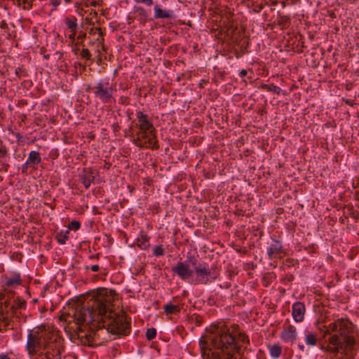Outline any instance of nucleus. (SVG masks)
I'll use <instances>...</instances> for the list:
<instances>
[{"instance_id": "1", "label": "nucleus", "mask_w": 359, "mask_h": 359, "mask_svg": "<svg viewBox=\"0 0 359 359\" xmlns=\"http://www.w3.org/2000/svg\"><path fill=\"white\" fill-rule=\"evenodd\" d=\"M114 290L106 288L99 290L86 304L70 309L62 313L59 320L71 340L85 338L88 342L91 340L90 334L86 330L106 327L113 334L128 335L130 332V321L126 315H118L114 311Z\"/></svg>"}, {"instance_id": "2", "label": "nucleus", "mask_w": 359, "mask_h": 359, "mask_svg": "<svg viewBox=\"0 0 359 359\" xmlns=\"http://www.w3.org/2000/svg\"><path fill=\"white\" fill-rule=\"evenodd\" d=\"M249 344L248 336L243 332L236 333L229 330L219 332L210 339V343L202 337L199 340L203 359H233L236 353H240L241 347Z\"/></svg>"}, {"instance_id": "3", "label": "nucleus", "mask_w": 359, "mask_h": 359, "mask_svg": "<svg viewBox=\"0 0 359 359\" xmlns=\"http://www.w3.org/2000/svg\"><path fill=\"white\" fill-rule=\"evenodd\" d=\"M323 337L330 335L327 339L329 344H340V347H346L351 351H353L356 344L354 336L355 325L348 318H338L324 326Z\"/></svg>"}, {"instance_id": "4", "label": "nucleus", "mask_w": 359, "mask_h": 359, "mask_svg": "<svg viewBox=\"0 0 359 359\" xmlns=\"http://www.w3.org/2000/svg\"><path fill=\"white\" fill-rule=\"evenodd\" d=\"M52 339H57L53 334L47 332L42 327L32 330L27 336L26 348L30 356L41 351Z\"/></svg>"}, {"instance_id": "5", "label": "nucleus", "mask_w": 359, "mask_h": 359, "mask_svg": "<svg viewBox=\"0 0 359 359\" xmlns=\"http://www.w3.org/2000/svg\"><path fill=\"white\" fill-rule=\"evenodd\" d=\"M133 137V142L140 149H157L159 148L156 140V129L138 130Z\"/></svg>"}, {"instance_id": "6", "label": "nucleus", "mask_w": 359, "mask_h": 359, "mask_svg": "<svg viewBox=\"0 0 359 359\" xmlns=\"http://www.w3.org/2000/svg\"><path fill=\"white\" fill-rule=\"evenodd\" d=\"M195 274L192 283L194 285H208L215 281L219 276L216 268H209L203 264L194 267Z\"/></svg>"}, {"instance_id": "7", "label": "nucleus", "mask_w": 359, "mask_h": 359, "mask_svg": "<svg viewBox=\"0 0 359 359\" xmlns=\"http://www.w3.org/2000/svg\"><path fill=\"white\" fill-rule=\"evenodd\" d=\"M115 85L110 84L109 81H100L93 86L92 92L95 98L102 103L112 102L114 93L116 92Z\"/></svg>"}, {"instance_id": "8", "label": "nucleus", "mask_w": 359, "mask_h": 359, "mask_svg": "<svg viewBox=\"0 0 359 359\" xmlns=\"http://www.w3.org/2000/svg\"><path fill=\"white\" fill-rule=\"evenodd\" d=\"M26 302L24 299L17 297L13 303L10 306L9 312L8 310V305L0 306V332L5 330L10 324V316L16 313V309H24Z\"/></svg>"}, {"instance_id": "9", "label": "nucleus", "mask_w": 359, "mask_h": 359, "mask_svg": "<svg viewBox=\"0 0 359 359\" xmlns=\"http://www.w3.org/2000/svg\"><path fill=\"white\" fill-rule=\"evenodd\" d=\"M60 345L57 339H52L41 351L34 355L33 359H60Z\"/></svg>"}, {"instance_id": "10", "label": "nucleus", "mask_w": 359, "mask_h": 359, "mask_svg": "<svg viewBox=\"0 0 359 359\" xmlns=\"http://www.w3.org/2000/svg\"><path fill=\"white\" fill-rule=\"evenodd\" d=\"M266 252L269 259H281L285 255L281 242L275 239L272 240Z\"/></svg>"}, {"instance_id": "11", "label": "nucleus", "mask_w": 359, "mask_h": 359, "mask_svg": "<svg viewBox=\"0 0 359 359\" xmlns=\"http://www.w3.org/2000/svg\"><path fill=\"white\" fill-rule=\"evenodd\" d=\"M172 271L183 280L194 276V271L190 269L189 264L186 262H177L175 266H172Z\"/></svg>"}, {"instance_id": "12", "label": "nucleus", "mask_w": 359, "mask_h": 359, "mask_svg": "<svg viewBox=\"0 0 359 359\" xmlns=\"http://www.w3.org/2000/svg\"><path fill=\"white\" fill-rule=\"evenodd\" d=\"M79 180L86 189L89 188L95 180V170L91 168H85L79 175Z\"/></svg>"}, {"instance_id": "13", "label": "nucleus", "mask_w": 359, "mask_h": 359, "mask_svg": "<svg viewBox=\"0 0 359 359\" xmlns=\"http://www.w3.org/2000/svg\"><path fill=\"white\" fill-rule=\"evenodd\" d=\"M136 116L138 121V123L137 124L138 130L155 129L153 123L147 119V114L139 111H137Z\"/></svg>"}, {"instance_id": "14", "label": "nucleus", "mask_w": 359, "mask_h": 359, "mask_svg": "<svg viewBox=\"0 0 359 359\" xmlns=\"http://www.w3.org/2000/svg\"><path fill=\"white\" fill-rule=\"evenodd\" d=\"M305 314V305L304 303L297 302L292 305V316L296 322H302Z\"/></svg>"}, {"instance_id": "15", "label": "nucleus", "mask_w": 359, "mask_h": 359, "mask_svg": "<svg viewBox=\"0 0 359 359\" xmlns=\"http://www.w3.org/2000/svg\"><path fill=\"white\" fill-rule=\"evenodd\" d=\"M340 346H341V344L339 343V344H329V345H327L326 346H323L321 347V349L326 352L333 353L335 355L339 352L344 353L346 354H347L348 352H351V351L348 350V348H346V347L341 348Z\"/></svg>"}, {"instance_id": "16", "label": "nucleus", "mask_w": 359, "mask_h": 359, "mask_svg": "<svg viewBox=\"0 0 359 359\" xmlns=\"http://www.w3.org/2000/svg\"><path fill=\"white\" fill-rule=\"evenodd\" d=\"M173 15H174V12L172 11H164V10H162L161 8H159L158 6H155L154 7V18L158 19V18H161V19H168V18H173Z\"/></svg>"}, {"instance_id": "17", "label": "nucleus", "mask_w": 359, "mask_h": 359, "mask_svg": "<svg viewBox=\"0 0 359 359\" xmlns=\"http://www.w3.org/2000/svg\"><path fill=\"white\" fill-rule=\"evenodd\" d=\"M296 330L292 326H290L282 332V339L285 341H293L296 339Z\"/></svg>"}, {"instance_id": "18", "label": "nucleus", "mask_w": 359, "mask_h": 359, "mask_svg": "<svg viewBox=\"0 0 359 359\" xmlns=\"http://www.w3.org/2000/svg\"><path fill=\"white\" fill-rule=\"evenodd\" d=\"M134 13L136 14L135 17L142 24H144L147 20L148 14L147 11L141 6L134 7Z\"/></svg>"}, {"instance_id": "19", "label": "nucleus", "mask_w": 359, "mask_h": 359, "mask_svg": "<svg viewBox=\"0 0 359 359\" xmlns=\"http://www.w3.org/2000/svg\"><path fill=\"white\" fill-rule=\"evenodd\" d=\"M22 280L20 273H15L11 277L8 278L5 285L11 288H15L21 285Z\"/></svg>"}, {"instance_id": "20", "label": "nucleus", "mask_w": 359, "mask_h": 359, "mask_svg": "<svg viewBox=\"0 0 359 359\" xmlns=\"http://www.w3.org/2000/svg\"><path fill=\"white\" fill-rule=\"evenodd\" d=\"M41 158L39 152L36 151H32L29 152L28 158L27 160V164H32L33 165H38L41 163Z\"/></svg>"}, {"instance_id": "21", "label": "nucleus", "mask_w": 359, "mask_h": 359, "mask_svg": "<svg viewBox=\"0 0 359 359\" xmlns=\"http://www.w3.org/2000/svg\"><path fill=\"white\" fill-rule=\"evenodd\" d=\"M137 245L142 250H147L149 247V237L145 234H141L137 240Z\"/></svg>"}, {"instance_id": "22", "label": "nucleus", "mask_w": 359, "mask_h": 359, "mask_svg": "<svg viewBox=\"0 0 359 359\" xmlns=\"http://www.w3.org/2000/svg\"><path fill=\"white\" fill-rule=\"evenodd\" d=\"M164 312L166 315H172L179 313L181 311V307L179 305L168 303L164 306Z\"/></svg>"}, {"instance_id": "23", "label": "nucleus", "mask_w": 359, "mask_h": 359, "mask_svg": "<svg viewBox=\"0 0 359 359\" xmlns=\"http://www.w3.org/2000/svg\"><path fill=\"white\" fill-rule=\"evenodd\" d=\"M69 233V230H66L65 232L63 231H60L57 232L55 236L57 242L62 245L65 244L69 238V236H68Z\"/></svg>"}, {"instance_id": "24", "label": "nucleus", "mask_w": 359, "mask_h": 359, "mask_svg": "<svg viewBox=\"0 0 359 359\" xmlns=\"http://www.w3.org/2000/svg\"><path fill=\"white\" fill-rule=\"evenodd\" d=\"M277 24L282 29H287L290 24V18L287 15H280L278 18Z\"/></svg>"}, {"instance_id": "25", "label": "nucleus", "mask_w": 359, "mask_h": 359, "mask_svg": "<svg viewBox=\"0 0 359 359\" xmlns=\"http://www.w3.org/2000/svg\"><path fill=\"white\" fill-rule=\"evenodd\" d=\"M65 25H67V28L70 30H76V28L78 27L77 25V20L75 17L70 18H66L65 19Z\"/></svg>"}, {"instance_id": "26", "label": "nucleus", "mask_w": 359, "mask_h": 359, "mask_svg": "<svg viewBox=\"0 0 359 359\" xmlns=\"http://www.w3.org/2000/svg\"><path fill=\"white\" fill-rule=\"evenodd\" d=\"M271 355L274 358H278L282 353V348L278 344H274L269 348Z\"/></svg>"}, {"instance_id": "27", "label": "nucleus", "mask_w": 359, "mask_h": 359, "mask_svg": "<svg viewBox=\"0 0 359 359\" xmlns=\"http://www.w3.org/2000/svg\"><path fill=\"white\" fill-rule=\"evenodd\" d=\"M305 341L307 345L315 346L317 343V336L316 334L309 332L306 335Z\"/></svg>"}, {"instance_id": "28", "label": "nucleus", "mask_w": 359, "mask_h": 359, "mask_svg": "<svg viewBox=\"0 0 359 359\" xmlns=\"http://www.w3.org/2000/svg\"><path fill=\"white\" fill-rule=\"evenodd\" d=\"M86 32H80L79 33V35L77 36L76 37V40L77 41L76 43H74V45L75 46H81L82 47H84V44H83V40L84 39L86 38Z\"/></svg>"}, {"instance_id": "29", "label": "nucleus", "mask_w": 359, "mask_h": 359, "mask_svg": "<svg viewBox=\"0 0 359 359\" xmlns=\"http://www.w3.org/2000/svg\"><path fill=\"white\" fill-rule=\"evenodd\" d=\"M8 155V150L6 147L3 144L0 140V161H3Z\"/></svg>"}, {"instance_id": "30", "label": "nucleus", "mask_w": 359, "mask_h": 359, "mask_svg": "<svg viewBox=\"0 0 359 359\" xmlns=\"http://www.w3.org/2000/svg\"><path fill=\"white\" fill-rule=\"evenodd\" d=\"M262 88L268 91H272L276 94H279L280 88H278L276 86H274V85L269 86L267 84H264V85H262Z\"/></svg>"}, {"instance_id": "31", "label": "nucleus", "mask_w": 359, "mask_h": 359, "mask_svg": "<svg viewBox=\"0 0 359 359\" xmlns=\"http://www.w3.org/2000/svg\"><path fill=\"white\" fill-rule=\"evenodd\" d=\"M156 336V330L154 327L149 328L146 332V337L148 340H152Z\"/></svg>"}, {"instance_id": "32", "label": "nucleus", "mask_w": 359, "mask_h": 359, "mask_svg": "<svg viewBox=\"0 0 359 359\" xmlns=\"http://www.w3.org/2000/svg\"><path fill=\"white\" fill-rule=\"evenodd\" d=\"M81 57L82 59H85L86 60H89L91 58V53L88 48H85L83 47L81 53Z\"/></svg>"}, {"instance_id": "33", "label": "nucleus", "mask_w": 359, "mask_h": 359, "mask_svg": "<svg viewBox=\"0 0 359 359\" xmlns=\"http://www.w3.org/2000/svg\"><path fill=\"white\" fill-rule=\"evenodd\" d=\"M80 226H81L80 222L78 221L74 220L69 223L67 230L69 231V230L72 229L74 231H77L78 229H79Z\"/></svg>"}, {"instance_id": "34", "label": "nucleus", "mask_w": 359, "mask_h": 359, "mask_svg": "<svg viewBox=\"0 0 359 359\" xmlns=\"http://www.w3.org/2000/svg\"><path fill=\"white\" fill-rule=\"evenodd\" d=\"M164 250L161 245H157L154 249V255L156 257L163 256L164 255Z\"/></svg>"}, {"instance_id": "35", "label": "nucleus", "mask_w": 359, "mask_h": 359, "mask_svg": "<svg viewBox=\"0 0 359 359\" xmlns=\"http://www.w3.org/2000/svg\"><path fill=\"white\" fill-rule=\"evenodd\" d=\"M187 262L191 264L192 266H196L198 263V259L195 256L189 255L187 256Z\"/></svg>"}, {"instance_id": "36", "label": "nucleus", "mask_w": 359, "mask_h": 359, "mask_svg": "<svg viewBox=\"0 0 359 359\" xmlns=\"http://www.w3.org/2000/svg\"><path fill=\"white\" fill-rule=\"evenodd\" d=\"M85 269L86 270L90 269L92 271L96 272V271H99L100 266L97 264H93L90 266H85Z\"/></svg>"}, {"instance_id": "37", "label": "nucleus", "mask_w": 359, "mask_h": 359, "mask_svg": "<svg viewBox=\"0 0 359 359\" xmlns=\"http://www.w3.org/2000/svg\"><path fill=\"white\" fill-rule=\"evenodd\" d=\"M70 34L69 35V39L72 41V43L74 44V41L76 40V30L70 31Z\"/></svg>"}, {"instance_id": "38", "label": "nucleus", "mask_w": 359, "mask_h": 359, "mask_svg": "<svg viewBox=\"0 0 359 359\" xmlns=\"http://www.w3.org/2000/svg\"><path fill=\"white\" fill-rule=\"evenodd\" d=\"M136 3L144 4L147 6H151L153 4V0H134Z\"/></svg>"}, {"instance_id": "39", "label": "nucleus", "mask_w": 359, "mask_h": 359, "mask_svg": "<svg viewBox=\"0 0 359 359\" xmlns=\"http://www.w3.org/2000/svg\"><path fill=\"white\" fill-rule=\"evenodd\" d=\"M50 5L53 6V9L56 10L57 6L60 4V0H49Z\"/></svg>"}, {"instance_id": "40", "label": "nucleus", "mask_w": 359, "mask_h": 359, "mask_svg": "<svg viewBox=\"0 0 359 359\" xmlns=\"http://www.w3.org/2000/svg\"><path fill=\"white\" fill-rule=\"evenodd\" d=\"M76 6L77 8V12L80 14V15H83V12H84L83 11V6L82 5H81V3H76Z\"/></svg>"}, {"instance_id": "41", "label": "nucleus", "mask_w": 359, "mask_h": 359, "mask_svg": "<svg viewBox=\"0 0 359 359\" xmlns=\"http://www.w3.org/2000/svg\"><path fill=\"white\" fill-rule=\"evenodd\" d=\"M91 0H83L82 2H81V5H82L83 7H89L90 6V2Z\"/></svg>"}, {"instance_id": "42", "label": "nucleus", "mask_w": 359, "mask_h": 359, "mask_svg": "<svg viewBox=\"0 0 359 359\" xmlns=\"http://www.w3.org/2000/svg\"><path fill=\"white\" fill-rule=\"evenodd\" d=\"M90 5L92 7H96L97 6H100L101 3L100 1H97L95 0H91V1L90 2Z\"/></svg>"}, {"instance_id": "43", "label": "nucleus", "mask_w": 359, "mask_h": 359, "mask_svg": "<svg viewBox=\"0 0 359 359\" xmlns=\"http://www.w3.org/2000/svg\"><path fill=\"white\" fill-rule=\"evenodd\" d=\"M248 74V70L246 69H242L240 72H239V76L241 78H243L244 76H245Z\"/></svg>"}, {"instance_id": "44", "label": "nucleus", "mask_w": 359, "mask_h": 359, "mask_svg": "<svg viewBox=\"0 0 359 359\" xmlns=\"http://www.w3.org/2000/svg\"><path fill=\"white\" fill-rule=\"evenodd\" d=\"M135 18H136V17L135 16L133 17L131 15H129L128 16V19H127L128 23L129 25L131 24L134 21Z\"/></svg>"}, {"instance_id": "45", "label": "nucleus", "mask_w": 359, "mask_h": 359, "mask_svg": "<svg viewBox=\"0 0 359 359\" xmlns=\"http://www.w3.org/2000/svg\"><path fill=\"white\" fill-rule=\"evenodd\" d=\"M29 165V164H27V161L25 162V164L22 165V172H27V170L28 168Z\"/></svg>"}, {"instance_id": "46", "label": "nucleus", "mask_w": 359, "mask_h": 359, "mask_svg": "<svg viewBox=\"0 0 359 359\" xmlns=\"http://www.w3.org/2000/svg\"><path fill=\"white\" fill-rule=\"evenodd\" d=\"M96 32H97V34H98V35H99L100 36H103V32H102V31L101 28H100V27H96V28H95V33H96Z\"/></svg>"}, {"instance_id": "47", "label": "nucleus", "mask_w": 359, "mask_h": 359, "mask_svg": "<svg viewBox=\"0 0 359 359\" xmlns=\"http://www.w3.org/2000/svg\"><path fill=\"white\" fill-rule=\"evenodd\" d=\"M22 72V69L20 68V67H18L15 69V74L18 76V77H20L21 76V73Z\"/></svg>"}, {"instance_id": "48", "label": "nucleus", "mask_w": 359, "mask_h": 359, "mask_svg": "<svg viewBox=\"0 0 359 359\" xmlns=\"http://www.w3.org/2000/svg\"><path fill=\"white\" fill-rule=\"evenodd\" d=\"M55 55L57 57V59H61L63 57V53L62 52L57 51L55 53Z\"/></svg>"}, {"instance_id": "49", "label": "nucleus", "mask_w": 359, "mask_h": 359, "mask_svg": "<svg viewBox=\"0 0 359 359\" xmlns=\"http://www.w3.org/2000/svg\"><path fill=\"white\" fill-rule=\"evenodd\" d=\"M77 46H75L72 48V51L74 52V53L75 55H77L79 51V48L78 47H76Z\"/></svg>"}, {"instance_id": "50", "label": "nucleus", "mask_w": 359, "mask_h": 359, "mask_svg": "<svg viewBox=\"0 0 359 359\" xmlns=\"http://www.w3.org/2000/svg\"><path fill=\"white\" fill-rule=\"evenodd\" d=\"M9 168V165L8 163H3L2 164V169H4V171H7Z\"/></svg>"}, {"instance_id": "51", "label": "nucleus", "mask_w": 359, "mask_h": 359, "mask_svg": "<svg viewBox=\"0 0 359 359\" xmlns=\"http://www.w3.org/2000/svg\"><path fill=\"white\" fill-rule=\"evenodd\" d=\"M99 257H100V255L99 254H97V255H91L89 257V259H99Z\"/></svg>"}, {"instance_id": "52", "label": "nucleus", "mask_w": 359, "mask_h": 359, "mask_svg": "<svg viewBox=\"0 0 359 359\" xmlns=\"http://www.w3.org/2000/svg\"><path fill=\"white\" fill-rule=\"evenodd\" d=\"M208 83V81H205V80H204V79H202V80L200 81V83H199V86H200L201 88H203V83Z\"/></svg>"}, {"instance_id": "53", "label": "nucleus", "mask_w": 359, "mask_h": 359, "mask_svg": "<svg viewBox=\"0 0 359 359\" xmlns=\"http://www.w3.org/2000/svg\"><path fill=\"white\" fill-rule=\"evenodd\" d=\"M92 88H93V86H88L86 88V92H90L92 91Z\"/></svg>"}, {"instance_id": "54", "label": "nucleus", "mask_w": 359, "mask_h": 359, "mask_svg": "<svg viewBox=\"0 0 359 359\" xmlns=\"http://www.w3.org/2000/svg\"><path fill=\"white\" fill-rule=\"evenodd\" d=\"M45 52H46V48L44 47H41L40 48V53L43 55L45 53Z\"/></svg>"}, {"instance_id": "55", "label": "nucleus", "mask_w": 359, "mask_h": 359, "mask_svg": "<svg viewBox=\"0 0 359 359\" xmlns=\"http://www.w3.org/2000/svg\"><path fill=\"white\" fill-rule=\"evenodd\" d=\"M298 348H299V350H301L302 351H303L304 350V345H302V344H299V345H298Z\"/></svg>"}, {"instance_id": "56", "label": "nucleus", "mask_w": 359, "mask_h": 359, "mask_svg": "<svg viewBox=\"0 0 359 359\" xmlns=\"http://www.w3.org/2000/svg\"><path fill=\"white\" fill-rule=\"evenodd\" d=\"M0 359H11L6 355H0Z\"/></svg>"}, {"instance_id": "57", "label": "nucleus", "mask_w": 359, "mask_h": 359, "mask_svg": "<svg viewBox=\"0 0 359 359\" xmlns=\"http://www.w3.org/2000/svg\"><path fill=\"white\" fill-rule=\"evenodd\" d=\"M43 57L46 60L49 59L50 58V55L49 54H46L44 53L43 54Z\"/></svg>"}, {"instance_id": "58", "label": "nucleus", "mask_w": 359, "mask_h": 359, "mask_svg": "<svg viewBox=\"0 0 359 359\" xmlns=\"http://www.w3.org/2000/svg\"><path fill=\"white\" fill-rule=\"evenodd\" d=\"M121 103L122 104H125L126 103V100H127L126 97H125L124 99L123 97L121 98Z\"/></svg>"}, {"instance_id": "59", "label": "nucleus", "mask_w": 359, "mask_h": 359, "mask_svg": "<svg viewBox=\"0 0 359 359\" xmlns=\"http://www.w3.org/2000/svg\"><path fill=\"white\" fill-rule=\"evenodd\" d=\"M67 4L71 3V0H64Z\"/></svg>"}, {"instance_id": "60", "label": "nucleus", "mask_w": 359, "mask_h": 359, "mask_svg": "<svg viewBox=\"0 0 359 359\" xmlns=\"http://www.w3.org/2000/svg\"><path fill=\"white\" fill-rule=\"evenodd\" d=\"M354 217H355V219H358V214H357V215H354Z\"/></svg>"}, {"instance_id": "61", "label": "nucleus", "mask_w": 359, "mask_h": 359, "mask_svg": "<svg viewBox=\"0 0 359 359\" xmlns=\"http://www.w3.org/2000/svg\"><path fill=\"white\" fill-rule=\"evenodd\" d=\"M82 67H83V69H86V65H82Z\"/></svg>"}, {"instance_id": "62", "label": "nucleus", "mask_w": 359, "mask_h": 359, "mask_svg": "<svg viewBox=\"0 0 359 359\" xmlns=\"http://www.w3.org/2000/svg\"><path fill=\"white\" fill-rule=\"evenodd\" d=\"M248 79H252V76H248Z\"/></svg>"}]
</instances>
